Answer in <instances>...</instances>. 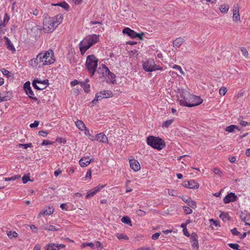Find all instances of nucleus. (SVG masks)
I'll return each instance as SVG.
<instances>
[{
    "label": "nucleus",
    "instance_id": "obj_9",
    "mask_svg": "<svg viewBox=\"0 0 250 250\" xmlns=\"http://www.w3.org/2000/svg\"><path fill=\"white\" fill-rule=\"evenodd\" d=\"M123 32L124 34H126L127 35H128L129 37H130L132 38H134L136 37H138L140 39H142L143 36L144 35V33H137L134 31L131 30L128 27L125 28L123 31Z\"/></svg>",
    "mask_w": 250,
    "mask_h": 250
},
{
    "label": "nucleus",
    "instance_id": "obj_2",
    "mask_svg": "<svg viewBox=\"0 0 250 250\" xmlns=\"http://www.w3.org/2000/svg\"><path fill=\"white\" fill-rule=\"evenodd\" d=\"M98 40L99 36L95 34L87 36L83 39L79 44L82 54H84L88 49L98 42Z\"/></svg>",
    "mask_w": 250,
    "mask_h": 250
},
{
    "label": "nucleus",
    "instance_id": "obj_49",
    "mask_svg": "<svg viewBox=\"0 0 250 250\" xmlns=\"http://www.w3.org/2000/svg\"><path fill=\"white\" fill-rule=\"evenodd\" d=\"M23 88L25 91L28 90L29 89L31 88L30 87V83L29 82H26L23 85Z\"/></svg>",
    "mask_w": 250,
    "mask_h": 250
},
{
    "label": "nucleus",
    "instance_id": "obj_54",
    "mask_svg": "<svg viewBox=\"0 0 250 250\" xmlns=\"http://www.w3.org/2000/svg\"><path fill=\"white\" fill-rule=\"evenodd\" d=\"M39 122L38 121H35L34 122L30 125V127L31 128H34L37 127L39 125Z\"/></svg>",
    "mask_w": 250,
    "mask_h": 250
},
{
    "label": "nucleus",
    "instance_id": "obj_14",
    "mask_svg": "<svg viewBox=\"0 0 250 250\" xmlns=\"http://www.w3.org/2000/svg\"><path fill=\"white\" fill-rule=\"evenodd\" d=\"M130 167L135 171H137L140 169V165L139 163L136 160L133 159L129 161Z\"/></svg>",
    "mask_w": 250,
    "mask_h": 250
},
{
    "label": "nucleus",
    "instance_id": "obj_36",
    "mask_svg": "<svg viewBox=\"0 0 250 250\" xmlns=\"http://www.w3.org/2000/svg\"><path fill=\"white\" fill-rule=\"evenodd\" d=\"M26 93L29 96V98L35 100H37V98L35 97H33L32 96L34 95L33 91L31 89V88L29 89L28 90L25 91Z\"/></svg>",
    "mask_w": 250,
    "mask_h": 250
},
{
    "label": "nucleus",
    "instance_id": "obj_57",
    "mask_svg": "<svg viewBox=\"0 0 250 250\" xmlns=\"http://www.w3.org/2000/svg\"><path fill=\"white\" fill-rule=\"evenodd\" d=\"M231 233L234 235H238L239 232L237 231L236 228H234L231 230Z\"/></svg>",
    "mask_w": 250,
    "mask_h": 250
},
{
    "label": "nucleus",
    "instance_id": "obj_48",
    "mask_svg": "<svg viewBox=\"0 0 250 250\" xmlns=\"http://www.w3.org/2000/svg\"><path fill=\"white\" fill-rule=\"evenodd\" d=\"M183 209L185 212L187 214H191L192 212V209L187 207H183Z\"/></svg>",
    "mask_w": 250,
    "mask_h": 250
},
{
    "label": "nucleus",
    "instance_id": "obj_29",
    "mask_svg": "<svg viewBox=\"0 0 250 250\" xmlns=\"http://www.w3.org/2000/svg\"><path fill=\"white\" fill-rule=\"evenodd\" d=\"M80 84L83 88L85 92L87 93L90 91V85L89 84L86 83L85 82H81Z\"/></svg>",
    "mask_w": 250,
    "mask_h": 250
},
{
    "label": "nucleus",
    "instance_id": "obj_50",
    "mask_svg": "<svg viewBox=\"0 0 250 250\" xmlns=\"http://www.w3.org/2000/svg\"><path fill=\"white\" fill-rule=\"evenodd\" d=\"M168 193L170 196H176L177 195V191L173 189L169 190Z\"/></svg>",
    "mask_w": 250,
    "mask_h": 250
},
{
    "label": "nucleus",
    "instance_id": "obj_18",
    "mask_svg": "<svg viewBox=\"0 0 250 250\" xmlns=\"http://www.w3.org/2000/svg\"><path fill=\"white\" fill-rule=\"evenodd\" d=\"M44 53H46V56H44V59L48 61H50V64L53 63L54 62L55 59H54L53 52L51 50L46 51Z\"/></svg>",
    "mask_w": 250,
    "mask_h": 250
},
{
    "label": "nucleus",
    "instance_id": "obj_63",
    "mask_svg": "<svg viewBox=\"0 0 250 250\" xmlns=\"http://www.w3.org/2000/svg\"><path fill=\"white\" fill-rule=\"evenodd\" d=\"M91 177V170H89L87 171V173H86V174L85 176V178L90 179Z\"/></svg>",
    "mask_w": 250,
    "mask_h": 250
},
{
    "label": "nucleus",
    "instance_id": "obj_59",
    "mask_svg": "<svg viewBox=\"0 0 250 250\" xmlns=\"http://www.w3.org/2000/svg\"><path fill=\"white\" fill-rule=\"evenodd\" d=\"M213 172L215 174L219 175H220L222 173L220 169L216 168L213 169Z\"/></svg>",
    "mask_w": 250,
    "mask_h": 250
},
{
    "label": "nucleus",
    "instance_id": "obj_62",
    "mask_svg": "<svg viewBox=\"0 0 250 250\" xmlns=\"http://www.w3.org/2000/svg\"><path fill=\"white\" fill-rule=\"evenodd\" d=\"M81 82H79L77 81V80H75L74 81H73L71 82V84L72 86H75L78 84H80V83Z\"/></svg>",
    "mask_w": 250,
    "mask_h": 250
},
{
    "label": "nucleus",
    "instance_id": "obj_22",
    "mask_svg": "<svg viewBox=\"0 0 250 250\" xmlns=\"http://www.w3.org/2000/svg\"><path fill=\"white\" fill-rule=\"evenodd\" d=\"M54 209L52 207H49L48 208L44 209L42 212L39 213L38 217H40L42 215H50L54 212Z\"/></svg>",
    "mask_w": 250,
    "mask_h": 250
},
{
    "label": "nucleus",
    "instance_id": "obj_6",
    "mask_svg": "<svg viewBox=\"0 0 250 250\" xmlns=\"http://www.w3.org/2000/svg\"><path fill=\"white\" fill-rule=\"evenodd\" d=\"M113 96L112 92L110 90H104L98 92L95 96V99L91 102L92 104H96V102L103 98L111 97Z\"/></svg>",
    "mask_w": 250,
    "mask_h": 250
},
{
    "label": "nucleus",
    "instance_id": "obj_21",
    "mask_svg": "<svg viewBox=\"0 0 250 250\" xmlns=\"http://www.w3.org/2000/svg\"><path fill=\"white\" fill-rule=\"evenodd\" d=\"M184 42L183 38H177L173 42V45L175 48H179Z\"/></svg>",
    "mask_w": 250,
    "mask_h": 250
},
{
    "label": "nucleus",
    "instance_id": "obj_45",
    "mask_svg": "<svg viewBox=\"0 0 250 250\" xmlns=\"http://www.w3.org/2000/svg\"><path fill=\"white\" fill-rule=\"evenodd\" d=\"M227 91V88L225 87H222L219 91V93L220 95H225Z\"/></svg>",
    "mask_w": 250,
    "mask_h": 250
},
{
    "label": "nucleus",
    "instance_id": "obj_40",
    "mask_svg": "<svg viewBox=\"0 0 250 250\" xmlns=\"http://www.w3.org/2000/svg\"><path fill=\"white\" fill-rule=\"evenodd\" d=\"M7 234L10 238L17 237L18 236V233L16 231H7Z\"/></svg>",
    "mask_w": 250,
    "mask_h": 250
},
{
    "label": "nucleus",
    "instance_id": "obj_35",
    "mask_svg": "<svg viewBox=\"0 0 250 250\" xmlns=\"http://www.w3.org/2000/svg\"><path fill=\"white\" fill-rule=\"evenodd\" d=\"M102 71V73L104 76L108 75V74L110 73L109 69L104 64L102 65V67L100 68Z\"/></svg>",
    "mask_w": 250,
    "mask_h": 250
},
{
    "label": "nucleus",
    "instance_id": "obj_23",
    "mask_svg": "<svg viewBox=\"0 0 250 250\" xmlns=\"http://www.w3.org/2000/svg\"><path fill=\"white\" fill-rule=\"evenodd\" d=\"M4 39L6 41V44L7 45V48L9 50H11L12 52H15L16 51V49L10 40L6 37H4Z\"/></svg>",
    "mask_w": 250,
    "mask_h": 250
},
{
    "label": "nucleus",
    "instance_id": "obj_28",
    "mask_svg": "<svg viewBox=\"0 0 250 250\" xmlns=\"http://www.w3.org/2000/svg\"><path fill=\"white\" fill-rule=\"evenodd\" d=\"M219 217L224 222L228 221L229 219L228 212H221Z\"/></svg>",
    "mask_w": 250,
    "mask_h": 250
},
{
    "label": "nucleus",
    "instance_id": "obj_20",
    "mask_svg": "<svg viewBox=\"0 0 250 250\" xmlns=\"http://www.w3.org/2000/svg\"><path fill=\"white\" fill-rule=\"evenodd\" d=\"M182 199L183 201L186 203L188 206H189L190 208H196V204L195 201L191 200L190 198L186 199L184 197H182Z\"/></svg>",
    "mask_w": 250,
    "mask_h": 250
},
{
    "label": "nucleus",
    "instance_id": "obj_53",
    "mask_svg": "<svg viewBox=\"0 0 250 250\" xmlns=\"http://www.w3.org/2000/svg\"><path fill=\"white\" fill-rule=\"evenodd\" d=\"M191 243V246L193 248H196L197 249H198L199 246H198V241H194V242H192Z\"/></svg>",
    "mask_w": 250,
    "mask_h": 250
},
{
    "label": "nucleus",
    "instance_id": "obj_51",
    "mask_svg": "<svg viewBox=\"0 0 250 250\" xmlns=\"http://www.w3.org/2000/svg\"><path fill=\"white\" fill-rule=\"evenodd\" d=\"M2 72L4 75L7 76L8 77H10L11 76L10 72L7 70L3 69Z\"/></svg>",
    "mask_w": 250,
    "mask_h": 250
},
{
    "label": "nucleus",
    "instance_id": "obj_47",
    "mask_svg": "<svg viewBox=\"0 0 250 250\" xmlns=\"http://www.w3.org/2000/svg\"><path fill=\"white\" fill-rule=\"evenodd\" d=\"M38 82V80H34L33 82H32V85L34 87L35 89H36L37 90H41L40 88V86L37 85Z\"/></svg>",
    "mask_w": 250,
    "mask_h": 250
},
{
    "label": "nucleus",
    "instance_id": "obj_24",
    "mask_svg": "<svg viewBox=\"0 0 250 250\" xmlns=\"http://www.w3.org/2000/svg\"><path fill=\"white\" fill-rule=\"evenodd\" d=\"M166 144L163 140L157 137V150H161L165 148Z\"/></svg>",
    "mask_w": 250,
    "mask_h": 250
},
{
    "label": "nucleus",
    "instance_id": "obj_10",
    "mask_svg": "<svg viewBox=\"0 0 250 250\" xmlns=\"http://www.w3.org/2000/svg\"><path fill=\"white\" fill-rule=\"evenodd\" d=\"M182 186L190 189H197L199 187V184L194 180H185L183 183Z\"/></svg>",
    "mask_w": 250,
    "mask_h": 250
},
{
    "label": "nucleus",
    "instance_id": "obj_11",
    "mask_svg": "<svg viewBox=\"0 0 250 250\" xmlns=\"http://www.w3.org/2000/svg\"><path fill=\"white\" fill-rule=\"evenodd\" d=\"M237 197L234 193L230 192L227 194L223 199V201L225 204H228L236 201Z\"/></svg>",
    "mask_w": 250,
    "mask_h": 250
},
{
    "label": "nucleus",
    "instance_id": "obj_37",
    "mask_svg": "<svg viewBox=\"0 0 250 250\" xmlns=\"http://www.w3.org/2000/svg\"><path fill=\"white\" fill-rule=\"evenodd\" d=\"M239 124L243 126H246L250 124V123L243 121V118L241 117H239L238 119Z\"/></svg>",
    "mask_w": 250,
    "mask_h": 250
},
{
    "label": "nucleus",
    "instance_id": "obj_30",
    "mask_svg": "<svg viewBox=\"0 0 250 250\" xmlns=\"http://www.w3.org/2000/svg\"><path fill=\"white\" fill-rule=\"evenodd\" d=\"M237 129L239 130L240 129L238 128V127L236 125H230L226 128V131L228 132H232L234 131V129Z\"/></svg>",
    "mask_w": 250,
    "mask_h": 250
},
{
    "label": "nucleus",
    "instance_id": "obj_42",
    "mask_svg": "<svg viewBox=\"0 0 250 250\" xmlns=\"http://www.w3.org/2000/svg\"><path fill=\"white\" fill-rule=\"evenodd\" d=\"M117 237L119 239H125V240H128V237L127 235L123 234V233H118L117 234Z\"/></svg>",
    "mask_w": 250,
    "mask_h": 250
},
{
    "label": "nucleus",
    "instance_id": "obj_32",
    "mask_svg": "<svg viewBox=\"0 0 250 250\" xmlns=\"http://www.w3.org/2000/svg\"><path fill=\"white\" fill-rule=\"evenodd\" d=\"M45 250H59L56 248V244L54 243H50L47 245L45 247Z\"/></svg>",
    "mask_w": 250,
    "mask_h": 250
},
{
    "label": "nucleus",
    "instance_id": "obj_13",
    "mask_svg": "<svg viewBox=\"0 0 250 250\" xmlns=\"http://www.w3.org/2000/svg\"><path fill=\"white\" fill-rule=\"evenodd\" d=\"M146 143L148 145L152 148L156 149V137L153 136H150L146 139Z\"/></svg>",
    "mask_w": 250,
    "mask_h": 250
},
{
    "label": "nucleus",
    "instance_id": "obj_58",
    "mask_svg": "<svg viewBox=\"0 0 250 250\" xmlns=\"http://www.w3.org/2000/svg\"><path fill=\"white\" fill-rule=\"evenodd\" d=\"M39 134L43 137H45L48 134V133L46 131L42 130L39 132Z\"/></svg>",
    "mask_w": 250,
    "mask_h": 250
},
{
    "label": "nucleus",
    "instance_id": "obj_7",
    "mask_svg": "<svg viewBox=\"0 0 250 250\" xmlns=\"http://www.w3.org/2000/svg\"><path fill=\"white\" fill-rule=\"evenodd\" d=\"M203 100L200 97L189 94V107L197 106L202 103Z\"/></svg>",
    "mask_w": 250,
    "mask_h": 250
},
{
    "label": "nucleus",
    "instance_id": "obj_55",
    "mask_svg": "<svg viewBox=\"0 0 250 250\" xmlns=\"http://www.w3.org/2000/svg\"><path fill=\"white\" fill-rule=\"evenodd\" d=\"M190 239L191 242H194V241H198V236L195 234H192L191 235Z\"/></svg>",
    "mask_w": 250,
    "mask_h": 250
},
{
    "label": "nucleus",
    "instance_id": "obj_12",
    "mask_svg": "<svg viewBox=\"0 0 250 250\" xmlns=\"http://www.w3.org/2000/svg\"><path fill=\"white\" fill-rule=\"evenodd\" d=\"M233 21L235 22L240 21V16L239 14V8L237 5H234L233 7Z\"/></svg>",
    "mask_w": 250,
    "mask_h": 250
},
{
    "label": "nucleus",
    "instance_id": "obj_39",
    "mask_svg": "<svg viewBox=\"0 0 250 250\" xmlns=\"http://www.w3.org/2000/svg\"><path fill=\"white\" fill-rule=\"evenodd\" d=\"M21 177L20 175H16L11 177L5 178L4 180L5 181H14L19 179Z\"/></svg>",
    "mask_w": 250,
    "mask_h": 250
},
{
    "label": "nucleus",
    "instance_id": "obj_16",
    "mask_svg": "<svg viewBox=\"0 0 250 250\" xmlns=\"http://www.w3.org/2000/svg\"><path fill=\"white\" fill-rule=\"evenodd\" d=\"M104 187V185H102V186H98L95 187L93 189V191H89L87 193V194L86 195V198H90L91 197L93 196L97 192H98L101 189H102Z\"/></svg>",
    "mask_w": 250,
    "mask_h": 250
},
{
    "label": "nucleus",
    "instance_id": "obj_33",
    "mask_svg": "<svg viewBox=\"0 0 250 250\" xmlns=\"http://www.w3.org/2000/svg\"><path fill=\"white\" fill-rule=\"evenodd\" d=\"M242 220L245 223L246 225L250 226V215L248 214L246 216H241Z\"/></svg>",
    "mask_w": 250,
    "mask_h": 250
},
{
    "label": "nucleus",
    "instance_id": "obj_25",
    "mask_svg": "<svg viewBox=\"0 0 250 250\" xmlns=\"http://www.w3.org/2000/svg\"><path fill=\"white\" fill-rule=\"evenodd\" d=\"M38 84H39L40 89L43 90L48 86L49 84L48 80H44L43 81H41L38 80Z\"/></svg>",
    "mask_w": 250,
    "mask_h": 250
},
{
    "label": "nucleus",
    "instance_id": "obj_38",
    "mask_svg": "<svg viewBox=\"0 0 250 250\" xmlns=\"http://www.w3.org/2000/svg\"><path fill=\"white\" fill-rule=\"evenodd\" d=\"M171 67L173 68V69H176L177 70H179L180 74L183 75H185V73L183 71L181 67L178 65H176V64H174Z\"/></svg>",
    "mask_w": 250,
    "mask_h": 250
},
{
    "label": "nucleus",
    "instance_id": "obj_52",
    "mask_svg": "<svg viewBox=\"0 0 250 250\" xmlns=\"http://www.w3.org/2000/svg\"><path fill=\"white\" fill-rule=\"evenodd\" d=\"M241 51H242V54L245 57H248V55H249V53H248V51L247 50V49L245 48L242 47L241 48Z\"/></svg>",
    "mask_w": 250,
    "mask_h": 250
},
{
    "label": "nucleus",
    "instance_id": "obj_41",
    "mask_svg": "<svg viewBox=\"0 0 250 250\" xmlns=\"http://www.w3.org/2000/svg\"><path fill=\"white\" fill-rule=\"evenodd\" d=\"M228 245L230 248L233 250H240V249H239V246L237 244L229 243Z\"/></svg>",
    "mask_w": 250,
    "mask_h": 250
},
{
    "label": "nucleus",
    "instance_id": "obj_17",
    "mask_svg": "<svg viewBox=\"0 0 250 250\" xmlns=\"http://www.w3.org/2000/svg\"><path fill=\"white\" fill-rule=\"evenodd\" d=\"M91 161L89 157H84L80 159L79 164L82 167H84L87 166Z\"/></svg>",
    "mask_w": 250,
    "mask_h": 250
},
{
    "label": "nucleus",
    "instance_id": "obj_4",
    "mask_svg": "<svg viewBox=\"0 0 250 250\" xmlns=\"http://www.w3.org/2000/svg\"><path fill=\"white\" fill-rule=\"evenodd\" d=\"M46 53L41 52L38 54L36 58L31 60L32 64H35L36 67H40L44 65H48L50 64V61L49 60L46 61L44 59V56H46Z\"/></svg>",
    "mask_w": 250,
    "mask_h": 250
},
{
    "label": "nucleus",
    "instance_id": "obj_56",
    "mask_svg": "<svg viewBox=\"0 0 250 250\" xmlns=\"http://www.w3.org/2000/svg\"><path fill=\"white\" fill-rule=\"evenodd\" d=\"M209 221L210 222H212V224L214 225L216 227L219 226V222L218 221H215L213 219H211L209 220Z\"/></svg>",
    "mask_w": 250,
    "mask_h": 250
},
{
    "label": "nucleus",
    "instance_id": "obj_26",
    "mask_svg": "<svg viewBox=\"0 0 250 250\" xmlns=\"http://www.w3.org/2000/svg\"><path fill=\"white\" fill-rule=\"evenodd\" d=\"M76 125L81 130L83 131L85 129L86 126L84 124L81 120H78L75 122Z\"/></svg>",
    "mask_w": 250,
    "mask_h": 250
},
{
    "label": "nucleus",
    "instance_id": "obj_43",
    "mask_svg": "<svg viewBox=\"0 0 250 250\" xmlns=\"http://www.w3.org/2000/svg\"><path fill=\"white\" fill-rule=\"evenodd\" d=\"M9 100V98L6 96L4 93H0V103L3 101H6Z\"/></svg>",
    "mask_w": 250,
    "mask_h": 250
},
{
    "label": "nucleus",
    "instance_id": "obj_8",
    "mask_svg": "<svg viewBox=\"0 0 250 250\" xmlns=\"http://www.w3.org/2000/svg\"><path fill=\"white\" fill-rule=\"evenodd\" d=\"M143 66L144 69L148 72H152L156 70V65L153 60L150 59L146 62H143Z\"/></svg>",
    "mask_w": 250,
    "mask_h": 250
},
{
    "label": "nucleus",
    "instance_id": "obj_46",
    "mask_svg": "<svg viewBox=\"0 0 250 250\" xmlns=\"http://www.w3.org/2000/svg\"><path fill=\"white\" fill-rule=\"evenodd\" d=\"M22 182L24 184H26L28 181H32L28 175H24L22 178Z\"/></svg>",
    "mask_w": 250,
    "mask_h": 250
},
{
    "label": "nucleus",
    "instance_id": "obj_34",
    "mask_svg": "<svg viewBox=\"0 0 250 250\" xmlns=\"http://www.w3.org/2000/svg\"><path fill=\"white\" fill-rule=\"evenodd\" d=\"M121 221L123 223H125V224H126L127 225H128L130 226H132V224H131V221L130 220V219L129 217L128 216H124L123 217L122 219H121Z\"/></svg>",
    "mask_w": 250,
    "mask_h": 250
},
{
    "label": "nucleus",
    "instance_id": "obj_19",
    "mask_svg": "<svg viewBox=\"0 0 250 250\" xmlns=\"http://www.w3.org/2000/svg\"><path fill=\"white\" fill-rule=\"evenodd\" d=\"M42 224H41L40 222L39 223L41 225V227L45 230L49 231H56L59 229H56L54 226L48 225L47 224H44L43 221H42Z\"/></svg>",
    "mask_w": 250,
    "mask_h": 250
},
{
    "label": "nucleus",
    "instance_id": "obj_64",
    "mask_svg": "<svg viewBox=\"0 0 250 250\" xmlns=\"http://www.w3.org/2000/svg\"><path fill=\"white\" fill-rule=\"evenodd\" d=\"M65 245L62 244H56V248L58 249V250L61 249H64L65 248Z\"/></svg>",
    "mask_w": 250,
    "mask_h": 250
},
{
    "label": "nucleus",
    "instance_id": "obj_1",
    "mask_svg": "<svg viewBox=\"0 0 250 250\" xmlns=\"http://www.w3.org/2000/svg\"><path fill=\"white\" fill-rule=\"evenodd\" d=\"M62 16L58 15L53 18H45L43 21V29L46 33L53 32L55 28L62 22Z\"/></svg>",
    "mask_w": 250,
    "mask_h": 250
},
{
    "label": "nucleus",
    "instance_id": "obj_60",
    "mask_svg": "<svg viewBox=\"0 0 250 250\" xmlns=\"http://www.w3.org/2000/svg\"><path fill=\"white\" fill-rule=\"evenodd\" d=\"M62 172V170L60 168H58L54 172V175L56 177L58 176L59 174H61Z\"/></svg>",
    "mask_w": 250,
    "mask_h": 250
},
{
    "label": "nucleus",
    "instance_id": "obj_44",
    "mask_svg": "<svg viewBox=\"0 0 250 250\" xmlns=\"http://www.w3.org/2000/svg\"><path fill=\"white\" fill-rule=\"evenodd\" d=\"M55 5L60 6L64 8L65 9H67L69 7L68 4L65 2L59 3L55 4Z\"/></svg>",
    "mask_w": 250,
    "mask_h": 250
},
{
    "label": "nucleus",
    "instance_id": "obj_61",
    "mask_svg": "<svg viewBox=\"0 0 250 250\" xmlns=\"http://www.w3.org/2000/svg\"><path fill=\"white\" fill-rule=\"evenodd\" d=\"M21 145H22V146H23L24 149H26L28 147H31L32 146L31 143L26 144H21Z\"/></svg>",
    "mask_w": 250,
    "mask_h": 250
},
{
    "label": "nucleus",
    "instance_id": "obj_5",
    "mask_svg": "<svg viewBox=\"0 0 250 250\" xmlns=\"http://www.w3.org/2000/svg\"><path fill=\"white\" fill-rule=\"evenodd\" d=\"M189 93L186 90H181L178 95V101L182 106L189 107Z\"/></svg>",
    "mask_w": 250,
    "mask_h": 250
},
{
    "label": "nucleus",
    "instance_id": "obj_15",
    "mask_svg": "<svg viewBox=\"0 0 250 250\" xmlns=\"http://www.w3.org/2000/svg\"><path fill=\"white\" fill-rule=\"evenodd\" d=\"M96 140L100 143H108L107 137L103 133H100L96 136Z\"/></svg>",
    "mask_w": 250,
    "mask_h": 250
},
{
    "label": "nucleus",
    "instance_id": "obj_27",
    "mask_svg": "<svg viewBox=\"0 0 250 250\" xmlns=\"http://www.w3.org/2000/svg\"><path fill=\"white\" fill-rule=\"evenodd\" d=\"M174 122L173 119H169L165 121L161 125L163 128H168Z\"/></svg>",
    "mask_w": 250,
    "mask_h": 250
},
{
    "label": "nucleus",
    "instance_id": "obj_31",
    "mask_svg": "<svg viewBox=\"0 0 250 250\" xmlns=\"http://www.w3.org/2000/svg\"><path fill=\"white\" fill-rule=\"evenodd\" d=\"M229 9V6L227 4L221 5L220 7V10L222 13L226 14Z\"/></svg>",
    "mask_w": 250,
    "mask_h": 250
},
{
    "label": "nucleus",
    "instance_id": "obj_3",
    "mask_svg": "<svg viewBox=\"0 0 250 250\" xmlns=\"http://www.w3.org/2000/svg\"><path fill=\"white\" fill-rule=\"evenodd\" d=\"M98 60L94 55H90L87 57L85 66L91 77L95 74L98 66Z\"/></svg>",
    "mask_w": 250,
    "mask_h": 250
}]
</instances>
